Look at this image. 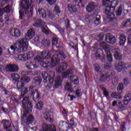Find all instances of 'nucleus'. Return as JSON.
<instances>
[{
	"label": "nucleus",
	"instance_id": "19",
	"mask_svg": "<svg viewBox=\"0 0 131 131\" xmlns=\"http://www.w3.org/2000/svg\"><path fill=\"white\" fill-rule=\"evenodd\" d=\"M72 93H75V95L77 97H81V95H82V92H81V89L78 85H76L73 88Z\"/></svg>",
	"mask_w": 131,
	"mask_h": 131
},
{
	"label": "nucleus",
	"instance_id": "12",
	"mask_svg": "<svg viewBox=\"0 0 131 131\" xmlns=\"http://www.w3.org/2000/svg\"><path fill=\"white\" fill-rule=\"evenodd\" d=\"M105 40L108 43L114 45L116 42V38H115V36H113L111 33H108L105 36Z\"/></svg>",
	"mask_w": 131,
	"mask_h": 131
},
{
	"label": "nucleus",
	"instance_id": "6",
	"mask_svg": "<svg viewBox=\"0 0 131 131\" xmlns=\"http://www.w3.org/2000/svg\"><path fill=\"white\" fill-rule=\"evenodd\" d=\"M27 72L23 71L21 72V78L19 79L17 82L16 86L18 90L22 89L24 86V82H29L30 81V78L26 76Z\"/></svg>",
	"mask_w": 131,
	"mask_h": 131
},
{
	"label": "nucleus",
	"instance_id": "60",
	"mask_svg": "<svg viewBox=\"0 0 131 131\" xmlns=\"http://www.w3.org/2000/svg\"><path fill=\"white\" fill-rule=\"evenodd\" d=\"M121 131H125L126 130V128H125V126H124V124H122L121 126Z\"/></svg>",
	"mask_w": 131,
	"mask_h": 131
},
{
	"label": "nucleus",
	"instance_id": "46",
	"mask_svg": "<svg viewBox=\"0 0 131 131\" xmlns=\"http://www.w3.org/2000/svg\"><path fill=\"white\" fill-rule=\"evenodd\" d=\"M28 92V89L27 88H24L22 89L21 93V95L20 97L21 98H23L26 94H27V92Z\"/></svg>",
	"mask_w": 131,
	"mask_h": 131
},
{
	"label": "nucleus",
	"instance_id": "56",
	"mask_svg": "<svg viewBox=\"0 0 131 131\" xmlns=\"http://www.w3.org/2000/svg\"><path fill=\"white\" fill-rule=\"evenodd\" d=\"M94 24L95 25H98V24H99V18L94 17Z\"/></svg>",
	"mask_w": 131,
	"mask_h": 131
},
{
	"label": "nucleus",
	"instance_id": "37",
	"mask_svg": "<svg viewBox=\"0 0 131 131\" xmlns=\"http://www.w3.org/2000/svg\"><path fill=\"white\" fill-rule=\"evenodd\" d=\"M54 13H56V15H58L59 16L61 13V10H60V8H59V6H55L54 7V8L53 9Z\"/></svg>",
	"mask_w": 131,
	"mask_h": 131
},
{
	"label": "nucleus",
	"instance_id": "16",
	"mask_svg": "<svg viewBox=\"0 0 131 131\" xmlns=\"http://www.w3.org/2000/svg\"><path fill=\"white\" fill-rule=\"evenodd\" d=\"M9 33L12 36H15L16 37H19L21 35V32L19 29L12 28L9 30Z\"/></svg>",
	"mask_w": 131,
	"mask_h": 131
},
{
	"label": "nucleus",
	"instance_id": "13",
	"mask_svg": "<svg viewBox=\"0 0 131 131\" xmlns=\"http://www.w3.org/2000/svg\"><path fill=\"white\" fill-rule=\"evenodd\" d=\"M77 70L75 69L74 67H72L70 69L68 70L66 72L63 73L62 74V76L65 78H68V77H69V76H70L72 73L77 72Z\"/></svg>",
	"mask_w": 131,
	"mask_h": 131
},
{
	"label": "nucleus",
	"instance_id": "61",
	"mask_svg": "<svg viewBox=\"0 0 131 131\" xmlns=\"http://www.w3.org/2000/svg\"><path fill=\"white\" fill-rule=\"evenodd\" d=\"M82 0H74V4H80Z\"/></svg>",
	"mask_w": 131,
	"mask_h": 131
},
{
	"label": "nucleus",
	"instance_id": "44",
	"mask_svg": "<svg viewBox=\"0 0 131 131\" xmlns=\"http://www.w3.org/2000/svg\"><path fill=\"white\" fill-rule=\"evenodd\" d=\"M121 93H113L112 94V96L113 98H115V99H121L122 98V96L120 95Z\"/></svg>",
	"mask_w": 131,
	"mask_h": 131
},
{
	"label": "nucleus",
	"instance_id": "48",
	"mask_svg": "<svg viewBox=\"0 0 131 131\" xmlns=\"http://www.w3.org/2000/svg\"><path fill=\"white\" fill-rule=\"evenodd\" d=\"M121 13H122V7L120 6L116 12L117 16H120V15H121Z\"/></svg>",
	"mask_w": 131,
	"mask_h": 131
},
{
	"label": "nucleus",
	"instance_id": "45",
	"mask_svg": "<svg viewBox=\"0 0 131 131\" xmlns=\"http://www.w3.org/2000/svg\"><path fill=\"white\" fill-rule=\"evenodd\" d=\"M117 91L119 94H121L122 93V91H123V84L121 83L118 85Z\"/></svg>",
	"mask_w": 131,
	"mask_h": 131
},
{
	"label": "nucleus",
	"instance_id": "14",
	"mask_svg": "<svg viewBox=\"0 0 131 131\" xmlns=\"http://www.w3.org/2000/svg\"><path fill=\"white\" fill-rule=\"evenodd\" d=\"M18 69V66L16 64H10L6 67V71H8L9 72H17Z\"/></svg>",
	"mask_w": 131,
	"mask_h": 131
},
{
	"label": "nucleus",
	"instance_id": "27",
	"mask_svg": "<svg viewBox=\"0 0 131 131\" xmlns=\"http://www.w3.org/2000/svg\"><path fill=\"white\" fill-rule=\"evenodd\" d=\"M119 40L120 46H124V43H125V41H126V37H125V35L123 34H121L120 35Z\"/></svg>",
	"mask_w": 131,
	"mask_h": 131
},
{
	"label": "nucleus",
	"instance_id": "59",
	"mask_svg": "<svg viewBox=\"0 0 131 131\" xmlns=\"http://www.w3.org/2000/svg\"><path fill=\"white\" fill-rule=\"evenodd\" d=\"M112 67V64H110L105 66L104 68L105 69H110V68H111Z\"/></svg>",
	"mask_w": 131,
	"mask_h": 131
},
{
	"label": "nucleus",
	"instance_id": "64",
	"mask_svg": "<svg viewBox=\"0 0 131 131\" xmlns=\"http://www.w3.org/2000/svg\"><path fill=\"white\" fill-rule=\"evenodd\" d=\"M128 41L129 43H130L131 45V34L129 35L128 37Z\"/></svg>",
	"mask_w": 131,
	"mask_h": 131
},
{
	"label": "nucleus",
	"instance_id": "54",
	"mask_svg": "<svg viewBox=\"0 0 131 131\" xmlns=\"http://www.w3.org/2000/svg\"><path fill=\"white\" fill-rule=\"evenodd\" d=\"M47 2L50 5H54V4L57 2V0H46Z\"/></svg>",
	"mask_w": 131,
	"mask_h": 131
},
{
	"label": "nucleus",
	"instance_id": "21",
	"mask_svg": "<svg viewBox=\"0 0 131 131\" xmlns=\"http://www.w3.org/2000/svg\"><path fill=\"white\" fill-rule=\"evenodd\" d=\"M58 127L59 128H60L61 129H69L70 127H69V125L67 122L61 120L59 121L58 124Z\"/></svg>",
	"mask_w": 131,
	"mask_h": 131
},
{
	"label": "nucleus",
	"instance_id": "51",
	"mask_svg": "<svg viewBox=\"0 0 131 131\" xmlns=\"http://www.w3.org/2000/svg\"><path fill=\"white\" fill-rule=\"evenodd\" d=\"M94 68L96 72H99V64L95 63L94 65Z\"/></svg>",
	"mask_w": 131,
	"mask_h": 131
},
{
	"label": "nucleus",
	"instance_id": "20",
	"mask_svg": "<svg viewBox=\"0 0 131 131\" xmlns=\"http://www.w3.org/2000/svg\"><path fill=\"white\" fill-rule=\"evenodd\" d=\"M77 8H79V6L77 5L76 6L72 5L71 4H69L68 6V9L72 14H76L77 13Z\"/></svg>",
	"mask_w": 131,
	"mask_h": 131
},
{
	"label": "nucleus",
	"instance_id": "23",
	"mask_svg": "<svg viewBox=\"0 0 131 131\" xmlns=\"http://www.w3.org/2000/svg\"><path fill=\"white\" fill-rule=\"evenodd\" d=\"M38 13L40 17L43 19H46L47 18V15H48V10H46L42 8H39L38 9Z\"/></svg>",
	"mask_w": 131,
	"mask_h": 131
},
{
	"label": "nucleus",
	"instance_id": "41",
	"mask_svg": "<svg viewBox=\"0 0 131 131\" xmlns=\"http://www.w3.org/2000/svg\"><path fill=\"white\" fill-rule=\"evenodd\" d=\"M110 76H110V75H108V76L107 75L105 76L104 75H102L101 76H100L99 80L100 81H106L107 79H108V78L110 77Z\"/></svg>",
	"mask_w": 131,
	"mask_h": 131
},
{
	"label": "nucleus",
	"instance_id": "17",
	"mask_svg": "<svg viewBox=\"0 0 131 131\" xmlns=\"http://www.w3.org/2000/svg\"><path fill=\"white\" fill-rule=\"evenodd\" d=\"M67 68V63L62 62V63H61L59 65H58L57 67L56 70L57 72L62 73L63 72V71H64L65 70H66Z\"/></svg>",
	"mask_w": 131,
	"mask_h": 131
},
{
	"label": "nucleus",
	"instance_id": "57",
	"mask_svg": "<svg viewBox=\"0 0 131 131\" xmlns=\"http://www.w3.org/2000/svg\"><path fill=\"white\" fill-rule=\"evenodd\" d=\"M8 1L9 0H3L2 3L0 4V6L2 7L3 6V5H6V4L8 3Z\"/></svg>",
	"mask_w": 131,
	"mask_h": 131
},
{
	"label": "nucleus",
	"instance_id": "53",
	"mask_svg": "<svg viewBox=\"0 0 131 131\" xmlns=\"http://www.w3.org/2000/svg\"><path fill=\"white\" fill-rule=\"evenodd\" d=\"M104 33H100L99 35V41L100 40H103L104 39Z\"/></svg>",
	"mask_w": 131,
	"mask_h": 131
},
{
	"label": "nucleus",
	"instance_id": "8",
	"mask_svg": "<svg viewBox=\"0 0 131 131\" xmlns=\"http://www.w3.org/2000/svg\"><path fill=\"white\" fill-rule=\"evenodd\" d=\"M34 26H35L36 27H40V26L42 27V32L43 33H45V34H50V30L47 28V24L45 22L41 21V20L39 19H37L36 20V22L34 24Z\"/></svg>",
	"mask_w": 131,
	"mask_h": 131
},
{
	"label": "nucleus",
	"instance_id": "47",
	"mask_svg": "<svg viewBox=\"0 0 131 131\" xmlns=\"http://www.w3.org/2000/svg\"><path fill=\"white\" fill-rule=\"evenodd\" d=\"M11 9L12 8L11 7V6L8 5L6 6L5 8H3V10L4 12H5L6 13H9V12L11 11Z\"/></svg>",
	"mask_w": 131,
	"mask_h": 131
},
{
	"label": "nucleus",
	"instance_id": "4",
	"mask_svg": "<svg viewBox=\"0 0 131 131\" xmlns=\"http://www.w3.org/2000/svg\"><path fill=\"white\" fill-rule=\"evenodd\" d=\"M102 4L105 7V14L107 17L110 19V21L115 22L116 19L114 18V12L115 11V7L119 2L116 0H102Z\"/></svg>",
	"mask_w": 131,
	"mask_h": 131
},
{
	"label": "nucleus",
	"instance_id": "25",
	"mask_svg": "<svg viewBox=\"0 0 131 131\" xmlns=\"http://www.w3.org/2000/svg\"><path fill=\"white\" fill-rule=\"evenodd\" d=\"M41 36L39 37H36V38H35V41H39V42L42 43V46H50V41H48V40L41 41Z\"/></svg>",
	"mask_w": 131,
	"mask_h": 131
},
{
	"label": "nucleus",
	"instance_id": "18",
	"mask_svg": "<svg viewBox=\"0 0 131 131\" xmlns=\"http://www.w3.org/2000/svg\"><path fill=\"white\" fill-rule=\"evenodd\" d=\"M31 98H32L34 101H39L40 97H39V93H38V91H33L31 93Z\"/></svg>",
	"mask_w": 131,
	"mask_h": 131
},
{
	"label": "nucleus",
	"instance_id": "7",
	"mask_svg": "<svg viewBox=\"0 0 131 131\" xmlns=\"http://www.w3.org/2000/svg\"><path fill=\"white\" fill-rule=\"evenodd\" d=\"M42 77L43 79V82L45 83L48 82V78L49 79V83H54V79H55V73L52 71H50L48 73L43 72L42 73Z\"/></svg>",
	"mask_w": 131,
	"mask_h": 131
},
{
	"label": "nucleus",
	"instance_id": "62",
	"mask_svg": "<svg viewBox=\"0 0 131 131\" xmlns=\"http://www.w3.org/2000/svg\"><path fill=\"white\" fill-rule=\"evenodd\" d=\"M68 97H70V101H73V99H75V96H74L73 95H71L70 94L68 95Z\"/></svg>",
	"mask_w": 131,
	"mask_h": 131
},
{
	"label": "nucleus",
	"instance_id": "10",
	"mask_svg": "<svg viewBox=\"0 0 131 131\" xmlns=\"http://www.w3.org/2000/svg\"><path fill=\"white\" fill-rule=\"evenodd\" d=\"M56 126L54 124L49 125L46 123H43L40 131H56Z\"/></svg>",
	"mask_w": 131,
	"mask_h": 131
},
{
	"label": "nucleus",
	"instance_id": "22",
	"mask_svg": "<svg viewBox=\"0 0 131 131\" xmlns=\"http://www.w3.org/2000/svg\"><path fill=\"white\" fill-rule=\"evenodd\" d=\"M26 65L28 69H30L31 70L35 69V68H37V64L35 62L29 61L27 62Z\"/></svg>",
	"mask_w": 131,
	"mask_h": 131
},
{
	"label": "nucleus",
	"instance_id": "2",
	"mask_svg": "<svg viewBox=\"0 0 131 131\" xmlns=\"http://www.w3.org/2000/svg\"><path fill=\"white\" fill-rule=\"evenodd\" d=\"M22 103L24 112V115L21 117V120L22 121H25L26 124H31L34 121V117L31 114H29L27 116V114L32 111V103L30 102L28 97L24 98ZM26 116L27 117H26ZM25 118H26V120Z\"/></svg>",
	"mask_w": 131,
	"mask_h": 131
},
{
	"label": "nucleus",
	"instance_id": "28",
	"mask_svg": "<svg viewBox=\"0 0 131 131\" xmlns=\"http://www.w3.org/2000/svg\"><path fill=\"white\" fill-rule=\"evenodd\" d=\"M61 84H62V79H61V76H58L55 79V87L58 88V86H60Z\"/></svg>",
	"mask_w": 131,
	"mask_h": 131
},
{
	"label": "nucleus",
	"instance_id": "1",
	"mask_svg": "<svg viewBox=\"0 0 131 131\" xmlns=\"http://www.w3.org/2000/svg\"><path fill=\"white\" fill-rule=\"evenodd\" d=\"M53 53H55V55L51 58V63L49 61L42 62L45 59H50L51 58V52L48 50L41 52L40 56L35 57L34 60L35 61H38L44 68H49V67L52 68L60 62L59 58H60L61 60H64L66 58L65 54L63 53H60L58 51H53Z\"/></svg>",
	"mask_w": 131,
	"mask_h": 131
},
{
	"label": "nucleus",
	"instance_id": "15",
	"mask_svg": "<svg viewBox=\"0 0 131 131\" xmlns=\"http://www.w3.org/2000/svg\"><path fill=\"white\" fill-rule=\"evenodd\" d=\"M11 22V20L9 19V15L5 14L2 18H0V29L4 27V23L9 24Z\"/></svg>",
	"mask_w": 131,
	"mask_h": 131
},
{
	"label": "nucleus",
	"instance_id": "29",
	"mask_svg": "<svg viewBox=\"0 0 131 131\" xmlns=\"http://www.w3.org/2000/svg\"><path fill=\"white\" fill-rule=\"evenodd\" d=\"M43 117L47 121L53 122V119L51 117V115L49 112H45L43 115Z\"/></svg>",
	"mask_w": 131,
	"mask_h": 131
},
{
	"label": "nucleus",
	"instance_id": "9",
	"mask_svg": "<svg viewBox=\"0 0 131 131\" xmlns=\"http://www.w3.org/2000/svg\"><path fill=\"white\" fill-rule=\"evenodd\" d=\"M86 11L87 13H92V12H94V11H98V5L93 2H90L86 7Z\"/></svg>",
	"mask_w": 131,
	"mask_h": 131
},
{
	"label": "nucleus",
	"instance_id": "40",
	"mask_svg": "<svg viewBox=\"0 0 131 131\" xmlns=\"http://www.w3.org/2000/svg\"><path fill=\"white\" fill-rule=\"evenodd\" d=\"M43 106V103L42 102L40 101L36 104L35 107L37 110H41Z\"/></svg>",
	"mask_w": 131,
	"mask_h": 131
},
{
	"label": "nucleus",
	"instance_id": "24",
	"mask_svg": "<svg viewBox=\"0 0 131 131\" xmlns=\"http://www.w3.org/2000/svg\"><path fill=\"white\" fill-rule=\"evenodd\" d=\"M35 35V31L33 29H30L26 33V36L31 39Z\"/></svg>",
	"mask_w": 131,
	"mask_h": 131
},
{
	"label": "nucleus",
	"instance_id": "11",
	"mask_svg": "<svg viewBox=\"0 0 131 131\" xmlns=\"http://www.w3.org/2000/svg\"><path fill=\"white\" fill-rule=\"evenodd\" d=\"M32 57H33L32 52H28L27 53H25L24 55H18L17 60H18L19 61H26V60H28V59H30V58H32Z\"/></svg>",
	"mask_w": 131,
	"mask_h": 131
},
{
	"label": "nucleus",
	"instance_id": "36",
	"mask_svg": "<svg viewBox=\"0 0 131 131\" xmlns=\"http://www.w3.org/2000/svg\"><path fill=\"white\" fill-rule=\"evenodd\" d=\"M41 82V78L40 77H36L34 79V83L37 85H39V84Z\"/></svg>",
	"mask_w": 131,
	"mask_h": 131
},
{
	"label": "nucleus",
	"instance_id": "42",
	"mask_svg": "<svg viewBox=\"0 0 131 131\" xmlns=\"http://www.w3.org/2000/svg\"><path fill=\"white\" fill-rule=\"evenodd\" d=\"M100 89H101V90L103 91V95H104L105 97H108L109 96V92L107 91V90H106V88H105L102 86H100Z\"/></svg>",
	"mask_w": 131,
	"mask_h": 131
},
{
	"label": "nucleus",
	"instance_id": "63",
	"mask_svg": "<svg viewBox=\"0 0 131 131\" xmlns=\"http://www.w3.org/2000/svg\"><path fill=\"white\" fill-rule=\"evenodd\" d=\"M100 60L101 62H105V61H106V57H105V55L102 56L100 58Z\"/></svg>",
	"mask_w": 131,
	"mask_h": 131
},
{
	"label": "nucleus",
	"instance_id": "39",
	"mask_svg": "<svg viewBox=\"0 0 131 131\" xmlns=\"http://www.w3.org/2000/svg\"><path fill=\"white\" fill-rule=\"evenodd\" d=\"M124 104H122L121 102H120L118 103L117 107L121 110V111H123V110H125L126 107L124 105Z\"/></svg>",
	"mask_w": 131,
	"mask_h": 131
},
{
	"label": "nucleus",
	"instance_id": "38",
	"mask_svg": "<svg viewBox=\"0 0 131 131\" xmlns=\"http://www.w3.org/2000/svg\"><path fill=\"white\" fill-rule=\"evenodd\" d=\"M47 16L52 20H55V15L53 14V12L50 10H47Z\"/></svg>",
	"mask_w": 131,
	"mask_h": 131
},
{
	"label": "nucleus",
	"instance_id": "33",
	"mask_svg": "<svg viewBox=\"0 0 131 131\" xmlns=\"http://www.w3.org/2000/svg\"><path fill=\"white\" fill-rule=\"evenodd\" d=\"M107 60L108 62H112L113 61V58L112 57V54L110 51H106Z\"/></svg>",
	"mask_w": 131,
	"mask_h": 131
},
{
	"label": "nucleus",
	"instance_id": "55",
	"mask_svg": "<svg viewBox=\"0 0 131 131\" xmlns=\"http://www.w3.org/2000/svg\"><path fill=\"white\" fill-rule=\"evenodd\" d=\"M52 84H53V83H50L49 85L46 87V90H47V91H50L51 89H52Z\"/></svg>",
	"mask_w": 131,
	"mask_h": 131
},
{
	"label": "nucleus",
	"instance_id": "26",
	"mask_svg": "<svg viewBox=\"0 0 131 131\" xmlns=\"http://www.w3.org/2000/svg\"><path fill=\"white\" fill-rule=\"evenodd\" d=\"M2 123L5 129H8V128L12 126V123L6 120H3Z\"/></svg>",
	"mask_w": 131,
	"mask_h": 131
},
{
	"label": "nucleus",
	"instance_id": "30",
	"mask_svg": "<svg viewBox=\"0 0 131 131\" xmlns=\"http://www.w3.org/2000/svg\"><path fill=\"white\" fill-rule=\"evenodd\" d=\"M70 79L75 84H77L79 82V80L78 79V77L76 76H71L70 77Z\"/></svg>",
	"mask_w": 131,
	"mask_h": 131
},
{
	"label": "nucleus",
	"instance_id": "32",
	"mask_svg": "<svg viewBox=\"0 0 131 131\" xmlns=\"http://www.w3.org/2000/svg\"><path fill=\"white\" fill-rule=\"evenodd\" d=\"M114 56L116 60H121L122 59V54L117 51L114 53Z\"/></svg>",
	"mask_w": 131,
	"mask_h": 131
},
{
	"label": "nucleus",
	"instance_id": "58",
	"mask_svg": "<svg viewBox=\"0 0 131 131\" xmlns=\"http://www.w3.org/2000/svg\"><path fill=\"white\" fill-rule=\"evenodd\" d=\"M113 84H117V83H118V80L114 78L113 80Z\"/></svg>",
	"mask_w": 131,
	"mask_h": 131
},
{
	"label": "nucleus",
	"instance_id": "35",
	"mask_svg": "<svg viewBox=\"0 0 131 131\" xmlns=\"http://www.w3.org/2000/svg\"><path fill=\"white\" fill-rule=\"evenodd\" d=\"M100 47L101 49H103L106 52L107 51V49H108V46H107V43L104 41L101 42L100 45Z\"/></svg>",
	"mask_w": 131,
	"mask_h": 131
},
{
	"label": "nucleus",
	"instance_id": "31",
	"mask_svg": "<svg viewBox=\"0 0 131 131\" xmlns=\"http://www.w3.org/2000/svg\"><path fill=\"white\" fill-rule=\"evenodd\" d=\"M64 88L65 90L68 91L69 93H72V92L73 91V88H72V85L69 82H67Z\"/></svg>",
	"mask_w": 131,
	"mask_h": 131
},
{
	"label": "nucleus",
	"instance_id": "50",
	"mask_svg": "<svg viewBox=\"0 0 131 131\" xmlns=\"http://www.w3.org/2000/svg\"><path fill=\"white\" fill-rule=\"evenodd\" d=\"M57 43H58V38L55 37L52 40V45L53 46H56Z\"/></svg>",
	"mask_w": 131,
	"mask_h": 131
},
{
	"label": "nucleus",
	"instance_id": "34",
	"mask_svg": "<svg viewBox=\"0 0 131 131\" xmlns=\"http://www.w3.org/2000/svg\"><path fill=\"white\" fill-rule=\"evenodd\" d=\"M124 101L123 102V105H128V102L130 101L131 98H129V96H124Z\"/></svg>",
	"mask_w": 131,
	"mask_h": 131
},
{
	"label": "nucleus",
	"instance_id": "5",
	"mask_svg": "<svg viewBox=\"0 0 131 131\" xmlns=\"http://www.w3.org/2000/svg\"><path fill=\"white\" fill-rule=\"evenodd\" d=\"M28 41L29 40L27 38L18 40L15 45L11 46L10 52L12 54H17L19 52H26L28 47Z\"/></svg>",
	"mask_w": 131,
	"mask_h": 131
},
{
	"label": "nucleus",
	"instance_id": "3",
	"mask_svg": "<svg viewBox=\"0 0 131 131\" xmlns=\"http://www.w3.org/2000/svg\"><path fill=\"white\" fill-rule=\"evenodd\" d=\"M20 2L19 18L23 19L25 16L28 18L32 17L34 9L33 6H31L32 0H21Z\"/></svg>",
	"mask_w": 131,
	"mask_h": 131
},
{
	"label": "nucleus",
	"instance_id": "52",
	"mask_svg": "<svg viewBox=\"0 0 131 131\" xmlns=\"http://www.w3.org/2000/svg\"><path fill=\"white\" fill-rule=\"evenodd\" d=\"M27 125L24 126V131H29V129H31V128L29 127V124H26Z\"/></svg>",
	"mask_w": 131,
	"mask_h": 131
},
{
	"label": "nucleus",
	"instance_id": "49",
	"mask_svg": "<svg viewBox=\"0 0 131 131\" xmlns=\"http://www.w3.org/2000/svg\"><path fill=\"white\" fill-rule=\"evenodd\" d=\"M74 120L73 119H71L70 120V124H71L72 127H75V126H76V123L73 122Z\"/></svg>",
	"mask_w": 131,
	"mask_h": 131
},
{
	"label": "nucleus",
	"instance_id": "43",
	"mask_svg": "<svg viewBox=\"0 0 131 131\" xmlns=\"http://www.w3.org/2000/svg\"><path fill=\"white\" fill-rule=\"evenodd\" d=\"M11 77L13 80H15V81H17V80H19L20 79H19L20 76L18 75V74H15V73L12 74L11 75Z\"/></svg>",
	"mask_w": 131,
	"mask_h": 131
}]
</instances>
